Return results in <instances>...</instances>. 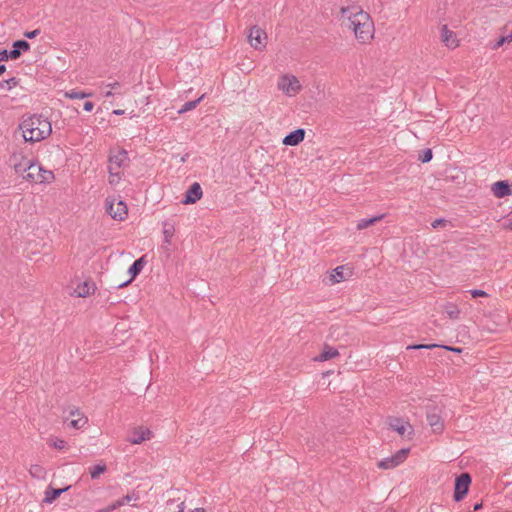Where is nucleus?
I'll return each mask as SVG.
<instances>
[{
	"label": "nucleus",
	"instance_id": "f257e3e1",
	"mask_svg": "<svg viewBox=\"0 0 512 512\" xmlns=\"http://www.w3.org/2000/svg\"><path fill=\"white\" fill-rule=\"evenodd\" d=\"M19 128L24 140L32 143L44 140L52 132V126L48 118L38 114L23 118Z\"/></svg>",
	"mask_w": 512,
	"mask_h": 512
},
{
	"label": "nucleus",
	"instance_id": "f03ea898",
	"mask_svg": "<svg viewBox=\"0 0 512 512\" xmlns=\"http://www.w3.org/2000/svg\"><path fill=\"white\" fill-rule=\"evenodd\" d=\"M341 14L349 19L355 37L361 43H366L373 38L374 25L368 13L362 9L353 12L350 7H342Z\"/></svg>",
	"mask_w": 512,
	"mask_h": 512
},
{
	"label": "nucleus",
	"instance_id": "7ed1b4c3",
	"mask_svg": "<svg viewBox=\"0 0 512 512\" xmlns=\"http://www.w3.org/2000/svg\"><path fill=\"white\" fill-rule=\"evenodd\" d=\"M129 161L128 153L124 149L112 152L109 156L108 172L110 177L120 179V168L127 165Z\"/></svg>",
	"mask_w": 512,
	"mask_h": 512
},
{
	"label": "nucleus",
	"instance_id": "20e7f679",
	"mask_svg": "<svg viewBox=\"0 0 512 512\" xmlns=\"http://www.w3.org/2000/svg\"><path fill=\"white\" fill-rule=\"evenodd\" d=\"M23 178L34 183H49L54 179V174L52 171L45 170L38 163L33 162L29 173L24 175Z\"/></svg>",
	"mask_w": 512,
	"mask_h": 512
},
{
	"label": "nucleus",
	"instance_id": "39448f33",
	"mask_svg": "<svg viewBox=\"0 0 512 512\" xmlns=\"http://www.w3.org/2000/svg\"><path fill=\"white\" fill-rule=\"evenodd\" d=\"M471 484V476L468 473H462L455 479L454 485V500L461 501L468 493Z\"/></svg>",
	"mask_w": 512,
	"mask_h": 512
},
{
	"label": "nucleus",
	"instance_id": "423d86ee",
	"mask_svg": "<svg viewBox=\"0 0 512 512\" xmlns=\"http://www.w3.org/2000/svg\"><path fill=\"white\" fill-rule=\"evenodd\" d=\"M278 89L287 96H293L301 90L299 80L293 75H284L278 81Z\"/></svg>",
	"mask_w": 512,
	"mask_h": 512
},
{
	"label": "nucleus",
	"instance_id": "0eeeda50",
	"mask_svg": "<svg viewBox=\"0 0 512 512\" xmlns=\"http://www.w3.org/2000/svg\"><path fill=\"white\" fill-rule=\"evenodd\" d=\"M426 418L435 433L443 431L444 421L441 416V408L437 406H427Z\"/></svg>",
	"mask_w": 512,
	"mask_h": 512
},
{
	"label": "nucleus",
	"instance_id": "6e6552de",
	"mask_svg": "<svg viewBox=\"0 0 512 512\" xmlns=\"http://www.w3.org/2000/svg\"><path fill=\"white\" fill-rule=\"evenodd\" d=\"M409 449H400L393 456L382 459L378 462L381 469H392L400 465L407 458Z\"/></svg>",
	"mask_w": 512,
	"mask_h": 512
},
{
	"label": "nucleus",
	"instance_id": "1a4fd4ad",
	"mask_svg": "<svg viewBox=\"0 0 512 512\" xmlns=\"http://www.w3.org/2000/svg\"><path fill=\"white\" fill-rule=\"evenodd\" d=\"M106 211L115 220H123L127 215V205L119 200L117 203L106 199Z\"/></svg>",
	"mask_w": 512,
	"mask_h": 512
},
{
	"label": "nucleus",
	"instance_id": "9d476101",
	"mask_svg": "<svg viewBox=\"0 0 512 512\" xmlns=\"http://www.w3.org/2000/svg\"><path fill=\"white\" fill-rule=\"evenodd\" d=\"M10 163L14 167L15 172L17 174L22 175V177H23L24 175L29 173V171L32 167L33 161L31 159H27V158L23 157L20 154L19 155L14 154L10 158Z\"/></svg>",
	"mask_w": 512,
	"mask_h": 512
},
{
	"label": "nucleus",
	"instance_id": "9b49d317",
	"mask_svg": "<svg viewBox=\"0 0 512 512\" xmlns=\"http://www.w3.org/2000/svg\"><path fill=\"white\" fill-rule=\"evenodd\" d=\"M267 35L264 30L254 26L250 29V33L248 35L249 43L255 49L261 50L266 45Z\"/></svg>",
	"mask_w": 512,
	"mask_h": 512
},
{
	"label": "nucleus",
	"instance_id": "f8f14e48",
	"mask_svg": "<svg viewBox=\"0 0 512 512\" xmlns=\"http://www.w3.org/2000/svg\"><path fill=\"white\" fill-rule=\"evenodd\" d=\"M146 256L143 255L140 258L136 259L132 265L128 269V273L130 274V279L119 284L117 287L122 288L130 284L142 271L146 264Z\"/></svg>",
	"mask_w": 512,
	"mask_h": 512
},
{
	"label": "nucleus",
	"instance_id": "ddd939ff",
	"mask_svg": "<svg viewBox=\"0 0 512 512\" xmlns=\"http://www.w3.org/2000/svg\"><path fill=\"white\" fill-rule=\"evenodd\" d=\"M203 195L202 188L198 182H194L186 191L182 200L183 204H193L201 199Z\"/></svg>",
	"mask_w": 512,
	"mask_h": 512
},
{
	"label": "nucleus",
	"instance_id": "4468645a",
	"mask_svg": "<svg viewBox=\"0 0 512 512\" xmlns=\"http://www.w3.org/2000/svg\"><path fill=\"white\" fill-rule=\"evenodd\" d=\"M491 190L497 198H504L512 195V183L507 180H500L492 185Z\"/></svg>",
	"mask_w": 512,
	"mask_h": 512
},
{
	"label": "nucleus",
	"instance_id": "2eb2a0df",
	"mask_svg": "<svg viewBox=\"0 0 512 512\" xmlns=\"http://www.w3.org/2000/svg\"><path fill=\"white\" fill-rule=\"evenodd\" d=\"M305 130L302 128H298L290 133H288L284 139L283 144L286 146H296L304 140Z\"/></svg>",
	"mask_w": 512,
	"mask_h": 512
},
{
	"label": "nucleus",
	"instance_id": "dca6fc26",
	"mask_svg": "<svg viewBox=\"0 0 512 512\" xmlns=\"http://www.w3.org/2000/svg\"><path fill=\"white\" fill-rule=\"evenodd\" d=\"M152 432L142 427L135 428L127 440L132 444H141L143 441L150 439Z\"/></svg>",
	"mask_w": 512,
	"mask_h": 512
},
{
	"label": "nucleus",
	"instance_id": "f3484780",
	"mask_svg": "<svg viewBox=\"0 0 512 512\" xmlns=\"http://www.w3.org/2000/svg\"><path fill=\"white\" fill-rule=\"evenodd\" d=\"M441 40L448 48H455L458 46L456 34L449 30L447 25H443L441 28Z\"/></svg>",
	"mask_w": 512,
	"mask_h": 512
},
{
	"label": "nucleus",
	"instance_id": "a211bd4d",
	"mask_svg": "<svg viewBox=\"0 0 512 512\" xmlns=\"http://www.w3.org/2000/svg\"><path fill=\"white\" fill-rule=\"evenodd\" d=\"M30 49V44L26 40H16L12 44L10 50V58L18 59L22 52H27Z\"/></svg>",
	"mask_w": 512,
	"mask_h": 512
},
{
	"label": "nucleus",
	"instance_id": "6ab92c4d",
	"mask_svg": "<svg viewBox=\"0 0 512 512\" xmlns=\"http://www.w3.org/2000/svg\"><path fill=\"white\" fill-rule=\"evenodd\" d=\"M352 274V271L345 267V266H338L333 270V273L331 274V281L332 283H339L343 280H346L348 277H350Z\"/></svg>",
	"mask_w": 512,
	"mask_h": 512
},
{
	"label": "nucleus",
	"instance_id": "aec40b11",
	"mask_svg": "<svg viewBox=\"0 0 512 512\" xmlns=\"http://www.w3.org/2000/svg\"><path fill=\"white\" fill-rule=\"evenodd\" d=\"M71 486H67L64 488H51L49 487L48 490L45 492V498L44 502L51 504L53 503L62 493L66 492L70 489Z\"/></svg>",
	"mask_w": 512,
	"mask_h": 512
},
{
	"label": "nucleus",
	"instance_id": "412c9836",
	"mask_svg": "<svg viewBox=\"0 0 512 512\" xmlns=\"http://www.w3.org/2000/svg\"><path fill=\"white\" fill-rule=\"evenodd\" d=\"M390 428L398 432L401 436L405 435L407 429L412 430L409 423H404L400 418H392L389 422Z\"/></svg>",
	"mask_w": 512,
	"mask_h": 512
},
{
	"label": "nucleus",
	"instance_id": "4be33fe9",
	"mask_svg": "<svg viewBox=\"0 0 512 512\" xmlns=\"http://www.w3.org/2000/svg\"><path fill=\"white\" fill-rule=\"evenodd\" d=\"M96 287L92 282L85 281L82 284L78 285L75 292L78 297H86L92 293H94Z\"/></svg>",
	"mask_w": 512,
	"mask_h": 512
},
{
	"label": "nucleus",
	"instance_id": "5701e85b",
	"mask_svg": "<svg viewBox=\"0 0 512 512\" xmlns=\"http://www.w3.org/2000/svg\"><path fill=\"white\" fill-rule=\"evenodd\" d=\"M339 355L337 349L325 345L323 351L315 358L317 361H327Z\"/></svg>",
	"mask_w": 512,
	"mask_h": 512
},
{
	"label": "nucleus",
	"instance_id": "b1692460",
	"mask_svg": "<svg viewBox=\"0 0 512 512\" xmlns=\"http://www.w3.org/2000/svg\"><path fill=\"white\" fill-rule=\"evenodd\" d=\"M383 218V215L374 216L368 219H361L357 222L356 228L358 230H363L368 228L369 226L375 224Z\"/></svg>",
	"mask_w": 512,
	"mask_h": 512
},
{
	"label": "nucleus",
	"instance_id": "393cba45",
	"mask_svg": "<svg viewBox=\"0 0 512 512\" xmlns=\"http://www.w3.org/2000/svg\"><path fill=\"white\" fill-rule=\"evenodd\" d=\"M174 226L168 222L163 223V234H164V242L170 244L171 238L174 235Z\"/></svg>",
	"mask_w": 512,
	"mask_h": 512
},
{
	"label": "nucleus",
	"instance_id": "a878e982",
	"mask_svg": "<svg viewBox=\"0 0 512 512\" xmlns=\"http://www.w3.org/2000/svg\"><path fill=\"white\" fill-rule=\"evenodd\" d=\"M203 98H204V95H202L201 97H199L196 100H192V101H188V102L184 103L178 112L181 114V113L195 109Z\"/></svg>",
	"mask_w": 512,
	"mask_h": 512
},
{
	"label": "nucleus",
	"instance_id": "bb28decb",
	"mask_svg": "<svg viewBox=\"0 0 512 512\" xmlns=\"http://www.w3.org/2000/svg\"><path fill=\"white\" fill-rule=\"evenodd\" d=\"M105 464H97L90 468V475L92 479H97L102 473L106 471Z\"/></svg>",
	"mask_w": 512,
	"mask_h": 512
},
{
	"label": "nucleus",
	"instance_id": "cd10ccee",
	"mask_svg": "<svg viewBox=\"0 0 512 512\" xmlns=\"http://www.w3.org/2000/svg\"><path fill=\"white\" fill-rule=\"evenodd\" d=\"M432 157H433L432 150L430 148H426V149H423L420 151L418 159L422 163H428L431 161Z\"/></svg>",
	"mask_w": 512,
	"mask_h": 512
},
{
	"label": "nucleus",
	"instance_id": "c85d7f7f",
	"mask_svg": "<svg viewBox=\"0 0 512 512\" xmlns=\"http://www.w3.org/2000/svg\"><path fill=\"white\" fill-rule=\"evenodd\" d=\"M445 312L451 319H458L460 315V310L457 308L456 305L449 304L445 308Z\"/></svg>",
	"mask_w": 512,
	"mask_h": 512
},
{
	"label": "nucleus",
	"instance_id": "c756f323",
	"mask_svg": "<svg viewBox=\"0 0 512 512\" xmlns=\"http://www.w3.org/2000/svg\"><path fill=\"white\" fill-rule=\"evenodd\" d=\"M19 83V79L16 77H11L7 80H4L0 83V88L10 90L11 88L17 86Z\"/></svg>",
	"mask_w": 512,
	"mask_h": 512
},
{
	"label": "nucleus",
	"instance_id": "7c9ffc66",
	"mask_svg": "<svg viewBox=\"0 0 512 512\" xmlns=\"http://www.w3.org/2000/svg\"><path fill=\"white\" fill-rule=\"evenodd\" d=\"M87 423V418L84 416H80L77 419H72L69 422V426H71L74 429H80Z\"/></svg>",
	"mask_w": 512,
	"mask_h": 512
},
{
	"label": "nucleus",
	"instance_id": "2f4dec72",
	"mask_svg": "<svg viewBox=\"0 0 512 512\" xmlns=\"http://www.w3.org/2000/svg\"><path fill=\"white\" fill-rule=\"evenodd\" d=\"M66 95H67V97H69L71 99H83L88 96V94H86L85 92L76 91V90H71Z\"/></svg>",
	"mask_w": 512,
	"mask_h": 512
},
{
	"label": "nucleus",
	"instance_id": "473e14b6",
	"mask_svg": "<svg viewBox=\"0 0 512 512\" xmlns=\"http://www.w3.org/2000/svg\"><path fill=\"white\" fill-rule=\"evenodd\" d=\"M435 347H440L437 344H414L407 347V349H432Z\"/></svg>",
	"mask_w": 512,
	"mask_h": 512
},
{
	"label": "nucleus",
	"instance_id": "72a5a7b5",
	"mask_svg": "<svg viewBox=\"0 0 512 512\" xmlns=\"http://www.w3.org/2000/svg\"><path fill=\"white\" fill-rule=\"evenodd\" d=\"M448 221L444 218H437L435 219L432 223H431V226L434 228V229H437L439 227H445L447 225Z\"/></svg>",
	"mask_w": 512,
	"mask_h": 512
},
{
	"label": "nucleus",
	"instance_id": "f704fd0d",
	"mask_svg": "<svg viewBox=\"0 0 512 512\" xmlns=\"http://www.w3.org/2000/svg\"><path fill=\"white\" fill-rule=\"evenodd\" d=\"M30 473L33 477H40L43 473V468L40 465H33L30 469Z\"/></svg>",
	"mask_w": 512,
	"mask_h": 512
},
{
	"label": "nucleus",
	"instance_id": "c9c22d12",
	"mask_svg": "<svg viewBox=\"0 0 512 512\" xmlns=\"http://www.w3.org/2000/svg\"><path fill=\"white\" fill-rule=\"evenodd\" d=\"M470 294L473 298H477V297H487L488 294L484 291V290H481V289H473V290H470Z\"/></svg>",
	"mask_w": 512,
	"mask_h": 512
},
{
	"label": "nucleus",
	"instance_id": "e433bc0d",
	"mask_svg": "<svg viewBox=\"0 0 512 512\" xmlns=\"http://www.w3.org/2000/svg\"><path fill=\"white\" fill-rule=\"evenodd\" d=\"M65 446H66V441H64V440H62V439H56V440L53 442V447H54L55 449H59V450H61V449L65 448Z\"/></svg>",
	"mask_w": 512,
	"mask_h": 512
},
{
	"label": "nucleus",
	"instance_id": "4c0bfd02",
	"mask_svg": "<svg viewBox=\"0 0 512 512\" xmlns=\"http://www.w3.org/2000/svg\"><path fill=\"white\" fill-rule=\"evenodd\" d=\"M512 39H510L509 35L506 36V37H501L493 46L494 49H497L499 47H501L506 41H511Z\"/></svg>",
	"mask_w": 512,
	"mask_h": 512
},
{
	"label": "nucleus",
	"instance_id": "58836bf2",
	"mask_svg": "<svg viewBox=\"0 0 512 512\" xmlns=\"http://www.w3.org/2000/svg\"><path fill=\"white\" fill-rule=\"evenodd\" d=\"M39 34H40V29H35V30H32V31L25 32L24 36L29 38V39H33L36 36H38Z\"/></svg>",
	"mask_w": 512,
	"mask_h": 512
},
{
	"label": "nucleus",
	"instance_id": "ea45409f",
	"mask_svg": "<svg viewBox=\"0 0 512 512\" xmlns=\"http://www.w3.org/2000/svg\"><path fill=\"white\" fill-rule=\"evenodd\" d=\"M10 58V51L6 49L0 50V61H7Z\"/></svg>",
	"mask_w": 512,
	"mask_h": 512
},
{
	"label": "nucleus",
	"instance_id": "a19ab883",
	"mask_svg": "<svg viewBox=\"0 0 512 512\" xmlns=\"http://www.w3.org/2000/svg\"><path fill=\"white\" fill-rule=\"evenodd\" d=\"M132 499H136L135 494H127L126 496L119 499V501H123V505L129 503Z\"/></svg>",
	"mask_w": 512,
	"mask_h": 512
},
{
	"label": "nucleus",
	"instance_id": "79ce46f5",
	"mask_svg": "<svg viewBox=\"0 0 512 512\" xmlns=\"http://www.w3.org/2000/svg\"><path fill=\"white\" fill-rule=\"evenodd\" d=\"M94 108V103L91 101H86L83 105V109L87 112H91Z\"/></svg>",
	"mask_w": 512,
	"mask_h": 512
},
{
	"label": "nucleus",
	"instance_id": "37998d69",
	"mask_svg": "<svg viewBox=\"0 0 512 512\" xmlns=\"http://www.w3.org/2000/svg\"><path fill=\"white\" fill-rule=\"evenodd\" d=\"M121 506H123V501H119V500H117L111 504V508L113 511Z\"/></svg>",
	"mask_w": 512,
	"mask_h": 512
},
{
	"label": "nucleus",
	"instance_id": "c03bdc74",
	"mask_svg": "<svg viewBox=\"0 0 512 512\" xmlns=\"http://www.w3.org/2000/svg\"><path fill=\"white\" fill-rule=\"evenodd\" d=\"M107 87L116 90V89H118L120 87V83L115 81L113 83L108 84Z\"/></svg>",
	"mask_w": 512,
	"mask_h": 512
},
{
	"label": "nucleus",
	"instance_id": "a18cd8bd",
	"mask_svg": "<svg viewBox=\"0 0 512 512\" xmlns=\"http://www.w3.org/2000/svg\"><path fill=\"white\" fill-rule=\"evenodd\" d=\"M69 413L71 416L80 415L78 409H72Z\"/></svg>",
	"mask_w": 512,
	"mask_h": 512
},
{
	"label": "nucleus",
	"instance_id": "49530a36",
	"mask_svg": "<svg viewBox=\"0 0 512 512\" xmlns=\"http://www.w3.org/2000/svg\"><path fill=\"white\" fill-rule=\"evenodd\" d=\"M481 508H482V503H476V504L474 505V510H475V511H477V510H479V509H481Z\"/></svg>",
	"mask_w": 512,
	"mask_h": 512
},
{
	"label": "nucleus",
	"instance_id": "de8ad7c7",
	"mask_svg": "<svg viewBox=\"0 0 512 512\" xmlns=\"http://www.w3.org/2000/svg\"><path fill=\"white\" fill-rule=\"evenodd\" d=\"M112 508H111V505H109L108 507L104 508L101 510V512H112Z\"/></svg>",
	"mask_w": 512,
	"mask_h": 512
},
{
	"label": "nucleus",
	"instance_id": "09e8293b",
	"mask_svg": "<svg viewBox=\"0 0 512 512\" xmlns=\"http://www.w3.org/2000/svg\"><path fill=\"white\" fill-rule=\"evenodd\" d=\"M5 70H6L5 65L0 64V75H2L5 72Z\"/></svg>",
	"mask_w": 512,
	"mask_h": 512
},
{
	"label": "nucleus",
	"instance_id": "8fccbe9b",
	"mask_svg": "<svg viewBox=\"0 0 512 512\" xmlns=\"http://www.w3.org/2000/svg\"><path fill=\"white\" fill-rule=\"evenodd\" d=\"M111 96H113V93L111 90L104 93V97H106V98L111 97Z\"/></svg>",
	"mask_w": 512,
	"mask_h": 512
},
{
	"label": "nucleus",
	"instance_id": "3c124183",
	"mask_svg": "<svg viewBox=\"0 0 512 512\" xmlns=\"http://www.w3.org/2000/svg\"><path fill=\"white\" fill-rule=\"evenodd\" d=\"M191 512H206L204 508H195Z\"/></svg>",
	"mask_w": 512,
	"mask_h": 512
},
{
	"label": "nucleus",
	"instance_id": "603ef678",
	"mask_svg": "<svg viewBox=\"0 0 512 512\" xmlns=\"http://www.w3.org/2000/svg\"><path fill=\"white\" fill-rule=\"evenodd\" d=\"M113 113L116 115H122L124 113V111L123 110H114Z\"/></svg>",
	"mask_w": 512,
	"mask_h": 512
},
{
	"label": "nucleus",
	"instance_id": "864d4df0",
	"mask_svg": "<svg viewBox=\"0 0 512 512\" xmlns=\"http://www.w3.org/2000/svg\"><path fill=\"white\" fill-rule=\"evenodd\" d=\"M110 178H111V180H110L111 183L119 180L117 177H110Z\"/></svg>",
	"mask_w": 512,
	"mask_h": 512
},
{
	"label": "nucleus",
	"instance_id": "5fc2aeb1",
	"mask_svg": "<svg viewBox=\"0 0 512 512\" xmlns=\"http://www.w3.org/2000/svg\"><path fill=\"white\" fill-rule=\"evenodd\" d=\"M183 506H184V503L182 502V503L179 505V512H182V511H183Z\"/></svg>",
	"mask_w": 512,
	"mask_h": 512
},
{
	"label": "nucleus",
	"instance_id": "6e6d98bb",
	"mask_svg": "<svg viewBox=\"0 0 512 512\" xmlns=\"http://www.w3.org/2000/svg\"><path fill=\"white\" fill-rule=\"evenodd\" d=\"M508 227L512 230V219L509 220Z\"/></svg>",
	"mask_w": 512,
	"mask_h": 512
},
{
	"label": "nucleus",
	"instance_id": "4d7b16f0",
	"mask_svg": "<svg viewBox=\"0 0 512 512\" xmlns=\"http://www.w3.org/2000/svg\"><path fill=\"white\" fill-rule=\"evenodd\" d=\"M445 349L447 350H455L454 348H451V347H448V346H443Z\"/></svg>",
	"mask_w": 512,
	"mask_h": 512
}]
</instances>
